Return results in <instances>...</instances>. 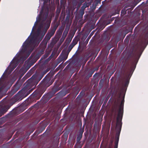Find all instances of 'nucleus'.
<instances>
[{"instance_id":"nucleus-1","label":"nucleus","mask_w":148,"mask_h":148,"mask_svg":"<svg viewBox=\"0 0 148 148\" xmlns=\"http://www.w3.org/2000/svg\"><path fill=\"white\" fill-rule=\"evenodd\" d=\"M145 47L144 45H139L138 46L139 50L133 54V60L128 64L129 68L128 71L126 74L123 79V82L122 86L120 88V94L119 97V98H121V95L122 93H123L124 95L123 99L121 101L120 105L118 103L116 104L114 106L113 110L114 114L116 115V125L122 126V120L123 114V106L124 102V98L125 92L127 90V87L129 83L130 79L132 74L134 71L136 64Z\"/></svg>"},{"instance_id":"nucleus-2","label":"nucleus","mask_w":148,"mask_h":148,"mask_svg":"<svg viewBox=\"0 0 148 148\" xmlns=\"http://www.w3.org/2000/svg\"><path fill=\"white\" fill-rule=\"evenodd\" d=\"M47 30L46 29V28L44 27V31L42 32L41 28H38L36 32L34 34L30 40L29 41L26 40L23 43V51H26L30 45L34 46H37L42 39Z\"/></svg>"},{"instance_id":"nucleus-3","label":"nucleus","mask_w":148,"mask_h":148,"mask_svg":"<svg viewBox=\"0 0 148 148\" xmlns=\"http://www.w3.org/2000/svg\"><path fill=\"white\" fill-rule=\"evenodd\" d=\"M43 76L33 77V76L29 79L25 84V85L24 88L26 89L29 88L32 86H36L38 82L41 79Z\"/></svg>"},{"instance_id":"nucleus-4","label":"nucleus","mask_w":148,"mask_h":148,"mask_svg":"<svg viewBox=\"0 0 148 148\" xmlns=\"http://www.w3.org/2000/svg\"><path fill=\"white\" fill-rule=\"evenodd\" d=\"M45 90L44 89H39L34 91L29 97V101L31 102H35L39 99Z\"/></svg>"},{"instance_id":"nucleus-5","label":"nucleus","mask_w":148,"mask_h":148,"mask_svg":"<svg viewBox=\"0 0 148 148\" xmlns=\"http://www.w3.org/2000/svg\"><path fill=\"white\" fill-rule=\"evenodd\" d=\"M30 92L27 93L25 96H24L25 91L21 90L19 91L14 97L13 99V101L15 102L17 101H20L23 98L28 95Z\"/></svg>"},{"instance_id":"nucleus-6","label":"nucleus","mask_w":148,"mask_h":148,"mask_svg":"<svg viewBox=\"0 0 148 148\" xmlns=\"http://www.w3.org/2000/svg\"><path fill=\"white\" fill-rule=\"evenodd\" d=\"M49 11L48 9H45L44 10L43 9L41 10L40 12V16L39 17L37 21L39 22L41 20L42 21H45L47 19L49 14Z\"/></svg>"},{"instance_id":"nucleus-7","label":"nucleus","mask_w":148,"mask_h":148,"mask_svg":"<svg viewBox=\"0 0 148 148\" xmlns=\"http://www.w3.org/2000/svg\"><path fill=\"white\" fill-rule=\"evenodd\" d=\"M122 126L116 125V133L115 135V139L114 142L115 145L114 148H117L118 142L119 140V136L121 130Z\"/></svg>"},{"instance_id":"nucleus-8","label":"nucleus","mask_w":148,"mask_h":148,"mask_svg":"<svg viewBox=\"0 0 148 148\" xmlns=\"http://www.w3.org/2000/svg\"><path fill=\"white\" fill-rule=\"evenodd\" d=\"M58 24L57 23L55 24L51 27L50 29L49 30L48 33L52 36L54 34L55 31L58 26Z\"/></svg>"},{"instance_id":"nucleus-9","label":"nucleus","mask_w":148,"mask_h":148,"mask_svg":"<svg viewBox=\"0 0 148 148\" xmlns=\"http://www.w3.org/2000/svg\"><path fill=\"white\" fill-rule=\"evenodd\" d=\"M78 40L79 39L77 38H74L73 39L72 43L70 44L68 47V50H69V51H70L73 47L77 44Z\"/></svg>"},{"instance_id":"nucleus-10","label":"nucleus","mask_w":148,"mask_h":148,"mask_svg":"<svg viewBox=\"0 0 148 148\" xmlns=\"http://www.w3.org/2000/svg\"><path fill=\"white\" fill-rule=\"evenodd\" d=\"M68 54L66 53H64L61 56H60L58 58V62L59 63L61 62L62 61L63 62L67 58Z\"/></svg>"},{"instance_id":"nucleus-11","label":"nucleus","mask_w":148,"mask_h":148,"mask_svg":"<svg viewBox=\"0 0 148 148\" xmlns=\"http://www.w3.org/2000/svg\"><path fill=\"white\" fill-rule=\"evenodd\" d=\"M41 56V55L38 52V53H37V54L31 60V61L32 62V65H33L39 58Z\"/></svg>"},{"instance_id":"nucleus-12","label":"nucleus","mask_w":148,"mask_h":148,"mask_svg":"<svg viewBox=\"0 0 148 148\" xmlns=\"http://www.w3.org/2000/svg\"><path fill=\"white\" fill-rule=\"evenodd\" d=\"M70 15L69 14L67 15L66 17L65 20V22L66 23V26H70L71 23V22L70 21Z\"/></svg>"},{"instance_id":"nucleus-13","label":"nucleus","mask_w":148,"mask_h":148,"mask_svg":"<svg viewBox=\"0 0 148 148\" xmlns=\"http://www.w3.org/2000/svg\"><path fill=\"white\" fill-rule=\"evenodd\" d=\"M70 27L69 26H66V27L63 34L62 37H64L65 38L69 30Z\"/></svg>"},{"instance_id":"nucleus-14","label":"nucleus","mask_w":148,"mask_h":148,"mask_svg":"<svg viewBox=\"0 0 148 148\" xmlns=\"http://www.w3.org/2000/svg\"><path fill=\"white\" fill-rule=\"evenodd\" d=\"M127 5L125 6L124 8L122 10L121 12V15L123 16L125 14H126L127 12V10L129 9H127V8L128 7Z\"/></svg>"},{"instance_id":"nucleus-15","label":"nucleus","mask_w":148,"mask_h":148,"mask_svg":"<svg viewBox=\"0 0 148 148\" xmlns=\"http://www.w3.org/2000/svg\"><path fill=\"white\" fill-rule=\"evenodd\" d=\"M48 41L45 40L44 39L40 44L41 46L46 48Z\"/></svg>"},{"instance_id":"nucleus-16","label":"nucleus","mask_w":148,"mask_h":148,"mask_svg":"<svg viewBox=\"0 0 148 148\" xmlns=\"http://www.w3.org/2000/svg\"><path fill=\"white\" fill-rule=\"evenodd\" d=\"M32 62L30 60L29 64L26 66L25 68L26 69V70L25 71L23 75H24V74L25 73V72L29 69L31 66L33 65H32Z\"/></svg>"},{"instance_id":"nucleus-17","label":"nucleus","mask_w":148,"mask_h":148,"mask_svg":"<svg viewBox=\"0 0 148 148\" xmlns=\"http://www.w3.org/2000/svg\"><path fill=\"white\" fill-rule=\"evenodd\" d=\"M64 29V26H61L60 27L58 31V33L59 35H61Z\"/></svg>"},{"instance_id":"nucleus-18","label":"nucleus","mask_w":148,"mask_h":148,"mask_svg":"<svg viewBox=\"0 0 148 148\" xmlns=\"http://www.w3.org/2000/svg\"><path fill=\"white\" fill-rule=\"evenodd\" d=\"M99 3V1H94L92 7V10H95V9L97 5Z\"/></svg>"},{"instance_id":"nucleus-19","label":"nucleus","mask_w":148,"mask_h":148,"mask_svg":"<svg viewBox=\"0 0 148 148\" xmlns=\"http://www.w3.org/2000/svg\"><path fill=\"white\" fill-rule=\"evenodd\" d=\"M45 48L44 47H42L41 46V47L40 48V49H39V50L38 51V53H39L41 55L43 54L44 53V52L45 50Z\"/></svg>"},{"instance_id":"nucleus-20","label":"nucleus","mask_w":148,"mask_h":148,"mask_svg":"<svg viewBox=\"0 0 148 148\" xmlns=\"http://www.w3.org/2000/svg\"><path fill=\"white\" fill-rule=\"evenodd\" d=\"M52 36L51 35L48 33H47L45 36L44 39L48 41L50 39Z\"/></svg>"},{"instance_id":"nucleus-21","label":"nucleus","mask_w":148,"mask_h":148,"mask_svg":"<svg viewBox=\"0 0 148 148\" xmlns=\"http://www.w3.org/2000/svg\"><path fill=\"white\" fill-rule=\"evenodd\" d=\"M84 14V10H80L79 12V15L80 18H82L83 15Z\"/></svg>"},{"instance_id":"nucleus-22","label":"nucleus","mask_w":148,"mask_h":148,"mask_svg":"<svg viewBox=\"0 0 148 148\" xmlns=\"http://www.w3.org/2000/svg\"><path fill=\"white\" fill-rule=\"evenodd\" d=\"M87 3L86 2L84 3L83 5L82 6L81 10H84V9L88 7V5H87Z\"/></svg>"},{"instance_id":"nucleus-23","label":"nucleus","mask_w":148,"mask_h":148,"mask_svg":"<svg viewBox=\"0 0 148 148\" xmlns=\"http://www.w3.org/2000/svg\"><path fill=\"white\" fill-rule=\"evenodd\" d=\"M11 107V106L8 105L6 107L3 108L2 109L6 113Z\"/></svg>"},{"instance_id":"nucleus-24","label":"nucleus","mask_w":148,"mask_h":148,"mask_svg":"<svg viewBox=\"0 0 148 148\" xmlns=\"http://www.w3.org/2000/svg\"><path fill=\"white\" fill-rule=\"evenodd\" d=\"M94 72V71H92L88 74L87 76L89 77H91Z\"/></svg>"},{"instance_id":"nucleus-25","label":"nucleus","mask_w":148,"mask_h":148,"mask_svg":"<svg viewBox=\"0 0 148 148\" xmlns=\"http://www.w3.org/2000/svg\"><path fill=\"white\" fill-rule=\"evenodd\" d=\"M5 113V112L3 110L2 108L0 111V117L2 116Z\"/></svg>"},{"instance_id":"nucleus-26","label":"nucleus","mask_w":148,"mask_h":148,"mask_svg":"<svg viewBox=\"0 0 148 148\" xmlns=\"http://www.w3.org/2000/svg\"><path fill=\"white\" fill-rule=\"evenodd\" d=\"M49 53H46L43 56V57H42L44 59L46 58H47L48 56H49Z\"/></svg>"},{"instance_id":"nucleus-27","label":"nucleus","mask_w":148,"mask_h":148,"mask_svg":"<svg viewBox=\"0 0 148 148\" xmlns=\"http://www.w3.org/2000/svg\"><path fill=\"white\" fill-rule=\"evenodd\" d=\"M105 27V26L103 24L100 25L99 27V30L100 31L102 30Z\"/></svg>"},{"instance_id":"nucleus-28","label":"nucleus","mask_w":148,"mask_h":148,"mask_svg":"<svg viewBox=\"0 0 148 148\" xmlns=\"http://www.w3.org/2000/svg\"><path fill=\"white\" fill-rule=\"evenodd\" d=\"M54 54H53V53H52L51 55L47 59L48 61H49L54 56Z\"/></svg>"},{"instance_id":"nucleus-29","label":"nucleus","mask_w":148,"mask_h":148,"mask_svg":"<svg viewBox=\"0 0 148 148\" xmlns=\"http://www.w3.org/2000/svg\"><path fill=\"white\" fill-rule=\"evenodd\" d=\"M92 35H93V33H92V32L90 33V34L89 36H88V38L87 39L86 41H88L89 39L90 38H91V36H92Z\"/></svg>"},{"instance_id":"nucleus-30","label":"nucleus","mask_w":148,"mask_h":148,"mask_svg":"<svg viewBox=\"0 0 148 148\" xmlns=\"http://www.w3.org/2000/svg\"><path fill=\"white\" fill-rule=\"evenodd\" d=\"M17 90H16L14 88L11 90V92H14V93H15L17 91Z\"/></svg>"},{"instance_id":"nucleus-31","label":"nucleus","mask_w":148,"mask_h":148,"mask_svg":"<svg viewBox=\"0 0 148 148\" xmlns=\"http://www.w3.org/2000/svg\"><path fill=\"white\" fill-rule=\"evenodd\" d=\"M50 27V24H48L45 26V27L46 28V29H48Z\"/></svg>"},{"instance_id":"nucleus-32","label":"nucleus","mask_w":148,"mask_h":148,"mask_svg":"<svg viewBox=\"0 0 148 148\" xmlns=\"http://www.w3.org/2000/svg\"><path fill=\"white\" fill-rule=\"evenodd\" d=\"M81 138H79V137H77L76 138V140L77 142L79 143L80 141V140L81 139Z\"/></svg>"},{"instance_id":"nucleus-33","label":"nucleus","mask_w":148,"mask_h":148,"mask_svg":"<svg viewBox=\"0 0 148 148\" xmlns=\"http://www.w3.org/2000/svg\"><path fill=\"white\" fill-rule=\"evenodd\" d=\"M82 133H79V134L78 135L77 137L82 138Z\"/></svg>"},{"instance_id":"nucleus-34","label":"nucleus","mask_w":148,"mask_h":148,"mask_svg":"<svg viewBox=\"0 0 148 148\" xmlns=\"http://www.w3.org/2000/svg\"><path fill=\"white\" fill-rule=\"evenodd\" d=\"M113 142V141H112L111 142V143H110V146H109V148H111V147H112V145Z\"/></svg>"},{"instance_id":"nucleus-35","label":"nucleus","mask_w":148,"mask_h":148,"mask_svg":"<svg viewBox=\"0 0 148 148\" xmlns=\"http://www.w3.org/2000/svg\"><path fill=\"white\" fill-rule=\"evenodd\" d=\"M57 12H58L59 13L60 12V9L58 10L57 9Z\"/></svg>"},{"instance_id":"nucleus-36","label":"nucleus","mask_w":148,"mask_h":148,"mask_svg":"<svg viewBox=\"0 0 148 148\" xmlns=\"http://www.w3.org/2000/svg\"><path fill=\"white\" fill-rule=\"evenodd\" d=\"M6 71H7V70H6L5 71V72L3 73V75H2V77H3V76L5 75V72H6Z\"/></svg>"},{"instance_id":"nucleus-37","label":"nucleus","mask_w":148,"mask_h":148,"mask_svg":"<svg viewBox=\"0 0 148 148\" xmlns=\"http://www.w3.org/2000/svg\"><path fill=\"white\" fill-rule=\"evenodd\" d=\"M84 132V130H81V131L80 132H79V133H82V134H83V133Z\"/></svg>"},{"instance_id":"nucleus-38","label":"nucleus","mask_w":148,"mask_h":148,"mask_svg":"<svg viewBox=\"0 0 148 148\" xmlns=\"http://www.w3.org/2000/svg\"><path fill=\"white\" fill-rule=\"evenodd\" d=\"M87 5H88L87 7H88L90 5V4L89 3H87Z\"/></svg>"},{"instance_id":"nucleus-39","label":"nucleus","mask_w":148,"mask_h":148,"mask_svg":"<svg viewBox=\"0 0 148 148\" xmlns=\"http://www.w3.org/2000/svg\"><path fill=\"white\" fill-rule=\"evenodd\" d=\"M32 69L34 70H35V66L34 67L32 68Z\"/></svg>"},{"instance_id":"nucleus-40","label":"nucleus","mask_w":148,"mask_h":148,"mask_svg":"<svg viewBox=\"0 0 148 148\" xmlns=\"http://www.w3.org/2000/svg\"><path fill=\"white\" fill-rule=\"evenodd\" d=\"M17 66V65L16 64L15 66H14V67L13 69H15L16 68V66Z\"/></svg>"},{"instance_id":"nucleus-41","label":"nucleus","mask_w":148,"mask_h":148,"mask_svg":"<svg viewBox=\"0 0 148 148\" xmlns=\"http://www.w3.org/2000/svg\"><path fill=\"white\" fill-rule=\"evenodd\" d=\"M34 27H33V28L32 29V32L34 30Z\"/></svg>"},{"instance_id":"nucleus-42","label":"nucleus","mask_w":148,"mask_h":148,"mask_svg":"<svg viewBox=\"0 0 148 148\" xmlns=\"http://www.w3.org/2000/svg\"><path fill=\"white\" fill-rule=\"evenodd\" d=\"M146 36H148V32L146 34Z\"/></svg>"},{"instance_id":"nucleus-43","label":"nucleus","mask_w":148,"mask_h":148,"mask_svg":"<svg viewBox=\"0 0 148 148\" xmlns=\"http://www.w3.org/2000/svg\"><path fill=\"white\" fill-rule=\"evenodd\" d=\"M32 56V55H31V56H30V57H29V59H30V58H31V57Z\"/></svg>"},{"instance_id":"nucleus-44","label":"nucleus","mask_w":148,"mask_h":148,"mask_svg":"<svg viewBox=\"0 0 148 148\" xmlns=\"http://www.w3.org/2000/svg\"><path fill=\"white\" fill-rule=\"evenodd\" d=\"M36 22H35V24H34V26H35L36 24Z\"/></svg>"},{"instance_id":"nucleus-45","label":"nucleus","mask_w":148,"mask_h":148,"mask_svg":"<svg viewBox=\"0 0 148 148\" xmlns=\"http://www.w3.org/2000/svg\"><path fill=\"white\" fill-rule=\"evenodd\" d=\"M32 90L31 89L30 91H32Z\"/></svg>"},{"instance_id":"nucleus-46","label":"nucleus","mask_w":148,"mask_h":148,"mask_svg":"<svg viewBox=\"0 0 148 148\" xmlns=\"http://www.w3.org/2000/svg\"><path fill=\"white\" fill-rule=\"evenodd\" d=\"M110 22L109 23H108V24H109V23H110Z\"/></svg>"},{"instance_id":"nucleus-47","label":"nucleus","mask_w":148,"mask_h":148,"mask_svg":"<svg viewBox=\"0 0 148 148\" xmlns=\"http://www.w3.org/2000/svg\"><path fill=\"white\" fill-rule=\"evenodd\" d=\"M22 70V69H21L20 70V71H21Z\"/></svg>"},{"instance_id":"nucleus-48","label":"nucleus","mask_w":148,"mask_h":148,"mask_svg":"<svg viewBox=\"0 0 148 148\" xmlns=\"http://www.w3.org/2000/svg\"><path fill=\"white\" fill-rule=\"evenodd\" d=\"M29 38V37H28V38L27 39V40H28V39Z\"/></svg>"}]
</instances>
